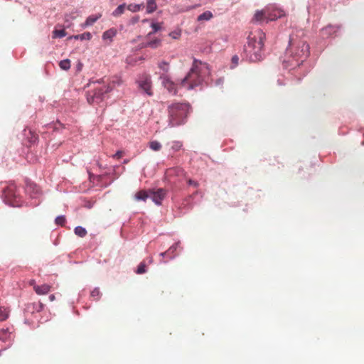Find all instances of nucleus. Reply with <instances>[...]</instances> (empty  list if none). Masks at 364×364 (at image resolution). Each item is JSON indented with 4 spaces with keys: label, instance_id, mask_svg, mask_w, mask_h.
Instances as JSON below:
<instances>
[{
    "label": "nucleus",
    "instance_id": "nucleus-1",
    "mask_svg": "<svg viewBox=\"0 0 364 364\" xmlns=\"http://www.w3.org/2000/svg\"><path fill=\"white\" fill-rule=\"evenodd\" d=\"M209 74L206 63L194 59L192 67L186 76L181 80L180 85L187 90H192L203 82L204 77Z\"/></svg>",
    "mask_w": 364,
    "mask_h": 364
},
{
    "label": "nucleus",
    "instance_id": "nucleus-2",
    "mask_svg": "<svg viewBox=\"0 0 364 364\" xmlns=\"http://www.w3.org/2000/svg\"><path fill=\"white\" fill-rule=\"evenodd\" d=\"M264 39L265 33L261 30L257 31L252 36H249L246 51L249 53L251 61H259L262 59Z\"/></svg>",
    "mask_w": 364,
    "mask_h": 364
},
{
    "label": "nucleus",
    "instance_id": "nucleus-3",
    "mask_svg": "<svg viewBox=\"0 0 364 364\" xmlns=\"http://www.w3.org/2000/svg\"><path fill=\"white\" fill-rule=\"evenodd\" d=\"M190 105L188 103L174 102L168 107V122L171 127L184 124L189 113Z\"/></svg>",
    "mask_w": 364,
    "mask_h": 364
},
{
    "label": "nucleus",
    "instance_id": "nucleus-4",
    "mask_svg": "<svg viewBox=\"0 0 364 364\" xmlns=\"http://www.w3.org/2000/svg\"><path fill=\"white\" fill-rule=\"evenodd\" d=\"M287 52L296 61L303 63L309 55V46L298 36H290Z\"/></svg>",
    "mask_w": 364,
    "mask_h": 364
},
{
    "label": "nucleus",
    "instance_id": "nucleus-5",
    "mask_svg": "<svg viewBox=\"0 0 364 364\" xmlns=\"http://www.w3.org/2000/svg\"><path fill=\"white\" fill-rule=\"evenodd\" d=\"M90 85H93V88L87 93V100L90 105L99 104L105 99V95L107 93L105 92V88L103 84L99 82V80L90 82Z\"/></svg>",
    "mask_w": 364,
    "mask_h": 364
},
{
    "label": "nucleus",
    "instance_id": "nucleus-6",
    "mask_svg": "<svg viewBox=\"0 0 364 364\" xmlns=\"http://www.w3.org/2000/svg\"><path fill=\"white\" fill-rule=\"evenodd\" d=\"M138 87L149 96L153 95L152 82L151 77L147 75H142L137 80Z\"/></svg>",
    "mask_w": 364,
    "mask_h": 364
},
{
    "label": "nucleus",
    "instance_id": "nucleus-7",
    "mask_svg": "<svg viewBox=\"0 0 364 364\" xmlns=\"http://www.w3.org/2000/svg\"><path fill=\"white\" fill-rule=\"evenodd\" d=\"M99 82L103 84V87L105 88V92H109L113 90L115 85H120L122 80L117 76H114L111 78L104 77L99 80Z\"/></svg>",
    "mask_w": 364,
    "mask_h": 364
},
{
    "label": "nucleus",
    "instance_id": "nucleus-8",
    "mask_svg": "<svg viewBox=\"0 0 364 364\" xmlns=\"http://www.w3.org/2000/svg\"><path fill=\"white\" fill-rule=\"evenodd\" d=\"M162 80L163 86L168 90V92L173 95L177 94V84L171 80V78L166 74H163L160 77Z\"/></svg>",
    "mask_w": 364,
    "mask_h": 364
},
{
    "label": "nucleus",
    "instance_id": "nucleus-9",
    "mask_svg": "<svg viewBox=\"0 0 364 364\" xmlns=\"http://www.w3.org/2000/svg\"><path fill=\"white\" fill-rule=\"evenodd\" d=\"M166 191L164 188H159L156 191H149L150 197L156 205H161L162 200L166 196Z\"/></svg>",
    "mask_w": 364,
    "mask_h": 364
},
{
    "label": "nucleus",
    "instance_id": "nucleus-10",
    "mask_svg": "<svg viewBox=\"0 0 364 364\" xmlns=\"http://www.w3.org/2000/svg\"><path fill=\"white\" fill-rule=\"evenodd\" d=\"M166 177L171 178L173 176L183 177L186 175L184 170L181 167H173L166 170Z\"/></svg>",
    "mask_w": 364,
    "mask_h": 364
},
{
    "label": "nucleus",
    "instance_id": "nucleus-11",
    "mask_svg": "<svg viewBox=\"0 0 364 364\" xmlns=\"http://www.w3.org/2000/svg\"><path fill=\"white\" fill-rule=\"evenodd\" d=\"M267 9H263L261 11H256L253 21L259 22V23H267Z\"/></svg>",
    "mask_w": 364,
    "mask_h": 364
},
{
    "label": "nucleus",
    "instance_id": "nucleus-12",
    "mask_svg": "<svg viewBox=\"0 0 364 364\" xmlns=\"http://www.w3.org/2000/svg\"><path fill=\"white\" fill-rule=\"evenodd\" d=\"M51 289V286L43 284L42 285H34L33 289L36 293L38 295H45L47 294Z\"/></svg>",
    "mask_w": 364,
    "mask_h": 364
},
{
    "label": "nucleus",
    "instance_id": "nucleus-13",
    "mask_svg": "<svg viewBox=\"0 0 364 364\" xmlns=\"http://www.w3.org/2000/svg\"><path fill=\"white\" fill-rule=\"evenodd\" d=\"M117 29L114 28H112L103 33L102 39L104 41L109 40V43H111L112 41L113 38L117 35Z\"/></svg>",
    "mask_w": 364,
    "mask_h": 364
},
{
    "label": "nucleus",
    "instance_id": "nucleus-14",
    "mask_svg": "<svg viewBox=\"0 0 364 364\" xmlns=\"http://www.w3.org/2000/svg\"><path fill=\"white\" fill-rule=\"evenodd\" d=\"M102 17L101 14H97L95 15H91L88 16L83 24V26H89L93 25L99 18Z\"/></svg>",
    "mask_w": 364,
    "mask_h": 364
},
{
    "label": "nucleus",
    "instance_id": "nucleus-15",
    "mask_svg": "<svg viewBox=\"0 0 364 364\" xmlns=\"http://www.w3.org/2000/svg\"><path fill=\"white\" fill-rule=\"evenodd\" d=\"M149 197H150L149 192L148 193L146 191L141 190L136 193L134 196V198L136 200H144L145 201Z\"/></svg>",
    "mask_w": 364,
    "mask_h": 364
},
{
    "label": "nucleus",
    "instance_id": "nucleus-16",
    "mask_svg": "<svg viewBox=\"0 0 364 364\" xmlns=\"http://www.w3.org/2000/svg\"><path fill=\"white\" fill-rule=\"evenodd\" d=\"M157 8L156 3L155 0H147L146 2V12L148 14H151L154 11H156Z\"/></svg>",
    "mask_w": 364,
    "mask_h": 364
},
{
    "label": "nucleus",
    "instance_id": "nucleus-17",
    "mask_svg": "<svg viewBox=\"0 0 364 364\" xmlns=\"http://www.w3.org/2000/svg\"><path fill=\"white\" fill-rule=\"evenodd\" d=\"M213 15L211 11H206L203 12V14H201L200 15H199L198 16L197 20L198 21H208V20H210L213 18Z\"/></svg>",
    "mask_w": 364,
    "mask_h": 364
},
{
    "label": "nucleus",
    "instance_id": "nucleus-18",
    "mask_svg": "<svg viewBox=\"0 0 364 364\" xmlns=\"http://www.w3.org/2000/svg\"><path fill=\"white\" fill-rule=\"evenodd\" d=\"M126 8H127V6H126L125 4H121V5L118 6L115 9V10L112 12V16H114V17L119 16L120 15H122L124 12Z\"/></svg>",
    "mask_w": 364,
    "mask_h": 364
},
{
    "label": "nucleus",
    "instance_id": "nucleus-19",
    "mask_svg": "<svg viewBox=\"0 0 364 364\" xmlns=\"http://www.w3.org/2000/svg\"><path fill=\"white\" fill-rule=\"evenodd\" d=\"M161 45V41L159 38H155L146 42V46L151 48H157Z\"/></svg>",
    "mask_w": 364,
    "mask_h": 364
},
{
    "label": "nucleus",
    "instance_id": "nucleus-20",
    "mask_svg": "<svg viewBox=\"0 0 364 364\" xmlns=\"http://www.w3.org/2000/svg\"><path fill=\"white\" fill-rule=\"evenodd\" d=\"M144 7L143 4H130L127 6V9L132 12H136L140 11Z\"/></svg>",
    "mask_w": 364,
    "mask_h": 364
},
{
    "label": "nucleus",
    "instance_id": "nucleus-21",
    "mask_svg": "<svg viewBox=\"0 0 364 364\" xmlns=\"http://www.w3.org/2000/svg\"><path fill=\"white\" fill-rule=\"evenodd\" d=\"M149 148L154 151H159L162 147L161 143L159 142L158 141H151L149 143Z\"/></svg>",
    "mask_w": 364,
    "mask_h": 364
},
{
    "label": "nucleus",
    "instance_id": "nucleus-22",
    "mask_svg": "<svg viewBox=\"0 0 364 364\" xmlns=\"http://www.w3.org/2000/svg\"><path fill=\"white\" fill-rule=\"evenodd\" d=\"M280 16L281 15L277 14L276 11L269 12V10H267V23H268L269 21H274Z\"/></svg>",
    "mask_w": 364,
    "mask_h": 364
},
{
    "label": "nucleus",
    "instance_id": "nucleus-23",
    "mask_svg": "<svg viewBox=\"0 0 364 364\" xmlns=\"http://www.w3.org/2000/svg\"><path fill=\"white\" fill-rule=\"evenodd\" d=\"M72 38L75 39H80V40H90L92 38V34L90 32H85L82 34H79L73 36Z\"/></svg>",
    "mask_w": 364,
    "mask_h": 364
},
{
    "label": "nucleus",
    "instance_id": "nucleus-24",
    "mask_svg": "<svg viewBox=\"0 0 364 364\" xmlns=\"http://www.w3.org/2000/svg\"><path fill=\"white\" fill-rule=\"evenodd\" d=\"M66 32L65 29H55L53 31V38H63L66 36Z\"/></svg>",
    "mask_w": 364,
    "mask_h": 364
},
{
    "label": "nucleus",
    "instance_id": "nucleus-25",
    "mask_svg": "<svg viewBox=\"0 0 364 364\" xmlns=\"http://www.w3.org/2000/svg\"><path fill=\"white\" fill-rule=\"evenodd\" d=\"M59 66L62 70H68L70 68V60L69 59H65L60 61Z\"/></svg>",
    "mask_w": 364,
    "mask_h": 364
},
{
    "label": "nucleus",
    "instance_id": "nucleus-26",
    "mask_svg": "<svg viewBox=\"0 0 364 364\" xmlns=\"http://www.w3.org/2000/svg\"><path fill=\"white\" fill-rule=\"evenodd\" d=\"M75 233L77 236L83 237L87 235V230L81 226H77L75 228Z\"/></svg>",
    "mask_w": 364,
    "mask_h": 364
},
{
    "label": "nucleus",
    "instance_id": "nucleus-27",
    "mask_svg": "<svg viewBox=\"0 0 364 364\" xmlns=\"http://www.w3.org/2000/svg\"><path fill=\"white\" fill-rule=\"evenodd\" d=\"M9 316L8 310L0 306V321H5Z\"/></svg>",
    "mask_w": 364,
    "mask_h": 364
},
{
    "label": "nucleus",
    "instance_id": "nucleus-28",
    "mask_svg": "<svg viewBox=\"0 0 364 364\" xmlns=\"http://www.w3.org/2000/svg\"><path fill=\"white\" fill-rule=\"evenodd\" d=\"M100 296H101V293L99 290L98 288H95L94 289L91 293H90V296L95 301H97L99 300V299L100 298Z\"/></svg>",
    "mask_w": 364,
    "mask_h": 364
},
{
    "label": "nucleus",
    "instance_id": "nucleus-29",
    "mask_svg": "<svg viewBox=\"0 0 364 364\" xmlns=\"http://www.w3.org/2000/svg\"><path fill=\"white\" fill-rule=\"evenodd\" d=\"M146 272V265L144 262H142L139 264L137 269L136 271V273L138 274H141L145 273Z\"/></svg>",
    "mask_w": 364,
    "mask_h": 364
},
{
    "label": "nucleus",
    "instance_id": "nucleus-30",
    "mask_svg": "<svg viewBox=\"0 0 364 364\" xmlns=\"http://www.w3.org/2000/svg\"><path fill=\"white\" fill-rule=\"evenodd\" d=\"M177 245H178V244H174L173 245L170 247L169 249L166 252L161 253L160 255L164 257L166 255H169L171 254H173L176 250Z\"/></svg>",
    "mask_w": 364,
    "mask_h": 364
},
{
    "label": "nucleus",
    "instance_id": "nucleus-31",
    "mask_svg": "<svg viewBox=\"0 0 364 364\" xmlns=\"http://www.w3.org/2000/svg\"><path fill=\"white\" fill-rule=\"evenodd\" d=\"M182 143L180 141H173L171 144V149L173 151H178L181 149Z\"/></svg>",
    "mask_w": 364,
    "mask_h": 364
},
{
    "label": "nucleus",
    "instance_id": "nucleus-32",
    "mask_svg": "<svg viewBox=\"0 0 364 364\" xmlns=\"http://www.w3.org/2000/svg\"><path fill=\"white\" fill-rule=\"evenodd\" d=\"M55 223L57 225H61V226H63L65 224V222H66V219L65 218V216L63 215H60V216H58L56 218H55Z\"/></svg>",
    "mask_w": 364,
    "mask_h": 364
},
{
    "label": "nucleus",
    "instance_id": "nucleus-33",
    "mask_svg": "<svg viewBox=\"0 0 364 364\" xmlns=\"http://www.w3.org/2000/svg\"><path fill=\"white\" fill-rule=\"evenodd\" d=\"M151 28H153V31L150 32L148 34V36H150L153 33H155V32L159 31L161 29V24L159 23H153L151 24Z\"/></svg>",
    "mask_w": 364,
    "mask_h": 364
},
{
    "label": "nucleus",
    "instance_id": "nucleus-34",
    "mask_svg": "<svg viewBox=\"0 0 364 364\" xmlns=\"http://www.w3.org/2000/svg\"><path fill=\"white\" fill-rule=\"evenodd\" d=\"M159 68L164 73H167L168 71V63L165 61L161 62L159 63Z\"/></svg>",
    "mask_w": 364,
    "mask_h": 364
},
{
    "label": "nucleus",
    "instance_id": "nucleus-35",
    "mask_svg": "<svg viewBox=\"0 0 364 364\" xmlns=\"http://www.w3.org/2000/svg\"><path fill=\"white\" fill-rule=\"evenodd\" d=\"M238 63H239V58H238V56L236 55L232 56V58L231 59L230 68H235L238 65Z\"/></svg>",
    "mask_w": 364,
    "mask_h": 364
},
{
    "label": "nucleus",
    "instance_id": "nucleus-36",
    "mask_svg": "<svg viewBox=\"0 0 364 364\" xmlns=\"http://www.w3.org/2000/svg\"><path fill=\"white\" fill-rule=\"evenodd\" d=\"M188 183L190 186H193L194 187H198L199 186V184L197 181H193L191 179L188 180Z\"/></svg>",
    "mask_w": 364,
    "mask_h": 364
},
{
    "label": "nucleus",
    "instance_id": "nucleus-37",
    "mask_svg": "<svg viewBox=\"0 0 364 364\" xmlns=\"http://www.w3.org/2000/svg\"><path fill=\"white\" fill-rule=\"evenodd\" d=\"M124 153L122 151H118L117 153L113 156L114 158L120 159L123 156Z\"/></svg>",
    "mask_w": 364,
    "mask_h": 364
},
{
    "label": "nucleus",
    "instance_id": "nucleus-38",
    "mask_svg": "<svg viewBox=\"0 0 364 364\" xmlns=\"http://www.w3.org/2000/svg\"><path fill=\"white\" fill-rule=\"evenodd\" d=\"M170 36L174 38V39H176L178 38V36H180V34L178 33H170Z\"/></svg>",
    "mask_w": 364,
    "mask_h": 364
},
{
    "label": "nucleus",
    "instance_id": "nucleus-39",
    "mask_svg": "<svg viewBox=\"0 0 364 364\" xmlns=\"http://www.w3.org/2000/svg\"><path fill=\"white\" fill-rule=\"evenodd\" d=\"M140 48H147L149 47L148 46H146V42H144V43H141L140 45H139Z\"/></svg>",
    "mask_w": 364,
    "mask_h": 364
},
{
    "label": "nucleus",
    "instance_id": "nucleus-40",
    "mask_svg": "<svg viewBox=\"0 0 364 364\" xmlns=\"http://www.w3.org/2000/svg\"><path fill=\"white\" fill-rule=\"evenodd\" d=\"M49 299H50V301H53L55 299V295L54 294L50 295L49 296Z\"/></svg>",
    "mask_w": 364,
    "mask_h": 364
},
{
    "label": "nucleus",
    "instance_id": "nucleus-41",
    "mask_svg": "<svg viewBox=\"0 0 364 364\" xmlns=\"http://www.w3.org/2000/svg\"><path fill=\"white\" fill-rule=\"evenodd\" d=\"M31 285H33V286H34V285H36V284H35V282H34L33 280V281H31Z\"/></svg>",
    "mask_w": 364,
    "mask_h": 364
},
{
    "label": "nucleus",
    "instance_id": "nucleus-42",
    "mask_svg": "<svg viewBox=\"0 0 364 364\" xmlns=\"http://www.w3.org/2000/svg\"><path fill=\"white\" fill-rule=\"evenodd\" d=\"M1 331L4 333H7V330H1Z\"/></svg>",
    "mask_w": 364,
    "mask_h": 364
}]
</instances>
